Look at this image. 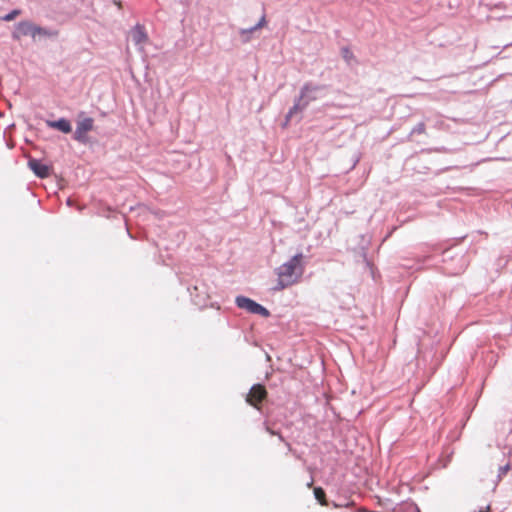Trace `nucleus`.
I'll return each mask as SVG.
<instances>
[{"instance_id":"f257e3e1","label":"nucleus","mask_w":512,"mask_h":512,"mask_svg":"<svg viewBox=\"0 0 512 512\" xmlns=\"http://www.w3.org/2000/svg\"><path fill=\"white\" fill-rule=\"evenodd\" d=\"M302 261L303 255L299 253L276 269L277 284L274 290L281 291L299 282L304 273Z\"/></svg>"},{"instance_id":"f03ea898","label":"nucleus","mask_w":512,"mask_h":512,"mask_svg":"<svg viewBox=\"0 0 512 512\" xmlns=\"http://www.w3.org/2000/svg\"><path fill=\"white\" fill-rule=\"evenodd\" d=\"M57 31H49L45 28L35 25L30 21H21L16 24L15 29L12 33V37L15 40H20L22 37L30 36L32 39L36 37H54L57 36Z\"/></svg>"},{"instance_id":"7ed1b4c3","label":"nucleus","mask_w":512,"mask_h":512,"mask_svg":"<svg viewBox=\"0 0 512 512\" xmlns=\"http://www.w3.org/2000/svg\"><path fill=\"white\" fill-rule=\"evenodd\" d=\"M236 304L239 308L245 309V310L249 311L250 313L259 314L264 317L269 316V311L265 307H263L262 305L254 302L253 300H251L247 297H243V296L237 297Z\"/></svg>"},{"instance_id":"20e7f679","label":"nucleus","mask_w":512,"mask_h":512,"mask_svg":"<svg viewBox=\"0 0 512 512\" xmlns=\"http://www.w3.org/2000/svg\"><path fill=\"white\" fill-rule=\"evenodd\" d=\"M267 390L265 386L261 384H255L251 387L249 393L246 396V402L251 406L259 409L260 404L266 399Z\"/></svg>"},{"instance_id":"39448f33","label":"nucleus","mask_w":512,"mask_h":512,"mask_svg":"<svg viewBox=\"0 0 512 512\" xmlns=\"http://www.w3.org/2000/svg\"><path fill=\"white\" fill-rule=\"evenodd\" d=\"M94 120L91 117H84L77 121L74 139L79 142L87 141V133L93 130Z\"/></svg>"},{"instance_id":"423d86ee","label":"nucleus","mask_w":512,"mask_h":512,"mask_svg":"<svg viewBox=\"0 0 512 512\" xmlns=\"http://www.w3.org/2000/svg\"><path fill=\"white\" fill-rule=\"evenodd\" d=\"M28 166L40 178H46L50 174V167L37 159H30Z\"/></svg>"},{"instance_id":"0eeeda50","label":"nucleus","mask_w":512,"mask_h":512,"mask_svg":"<svg viewBox=\"0 0 512 512\" xmlns=\"http://www.w3.org/2000/svg\"><path fill=\"white\" fill-rule=\"evenodd\" d=\"M130 36L133 43L137 46H142L148 41V35L145 32V29L141 25H136L131 31Z\"/></svg>"},{"instance_id":"6e6552de","label":"nucleus","mask_w":512,"mask_h":512,"mask_svg":"<svg viewBox=\"0 0 512 512\" xmlns=\"http://www.w3.org/2000/svg\"><path fill=\"white\" fill-rule=\"evenodd\" d=\"M46 124L48 127L57 129L63 133H70L72 130L70 122L65 118H61L56 121L48 120L46 121Z\"/></svg>"},{"instance_id":"1a4fd4ad","label":"nucleus","mask_w":512,"mask_h":512,"mask_svg":"<svg viewBox=\"0 0 512 512\" xmlns=\"http://www.w3.org/2000/svg\"><path fill=\"white\" fill-rule=\"evenodd\" d=\"M314 496L319 501V503L323 506L327 505L326 494L325 491L321 487L314 488Z\"/></svg>"},{"instance_id":"9d476101","label":"nucleus","mask_w":512,"mask_h":512,"mask_svg":"<svg viewBox=\"0 0 512 512\" xmlns=\"http://www.w3.org/2000/svg\"><path fill=\"white\" fill-rule=\"evenodd\" d=\"M254 31L255 30L253 28L240 30L242 42H248L250 40V34Z\"/></svg>"},{"instance_id":"9b49d317","label":"nucleus","mask_w":512,"mask_h":512,"mask_svg":"<svg viewBox=\"0 0 512 512\" xmlns=\"http://www.w3.org/2000/svg\"><path fill=\"white\" fill-rule=\"evenodd\" d=\"M342 56L348 63H350L352 60H354L353 52L347 47L342 48Z\"/></svg>"},{"instance_id":"f8f14e48","label":"nucleus","mask_w":512,"mask_h":512,"mask_svg":"<svg viewBox=\"0 0 512 512\" xmlns=\"http://www.w3.org/2000/svg\"><path fill=\"white\" fill-rule=\"evenodd\" d=\"M267 432H268L270 435H276V436H278V437H279V439H280L282 442H284V443H285V445H286V447H287L288 451H292L291 444H290L289 442H286V441H285V439L283 438V436H282L280 433H278V432H276V431H274V430L270 429L269 427H267Z\"/></svg>"},{"instance_id":"ddd939ff","label":"nucleus","mask_w":512,"mask_h":512,"mask_svg":"<svg viewBox=\"0 0 512 512\" xmlns=\"http://www.w3.org/2000/svg\"><path fill=\"white\" fill-rule=\"evenodd\" d=\"M19 13H20L19 10H13L10 13H8L7 15H5L3 17V20H5V21H12Z\"/></svg>"},{"instance_id":"4468645a","label":"nucleus","mask_w":512,"mask_h":512,"mask_svg":"<svg viewBox=\"0 0 512 512\" xmlns=\"http://www.w3.org/2000/svg\"><path fill=\"white\" fill-rule=\"evenodd\" d=\"M266 23H267L266 17H265V15H263L261 17V19L259 20V22L254 27H252V28L256 31L258 29H261V28L265 27Z\"/></svg>"},{"instance_id":"2eb2a0df","label":"nucleus","mask_w":512,"mask_h":512,"mask_svg":"<svg viewBox=\"0 0 512 512\" xmlns=\"http://www.w3.org/2000/svg\"><path fill=\"white\" fill-rule=\"evenodd\" d=\"M403 510L405 512H420L417 506H415L414 504H405L403 506Z\"/></svg>"},{"instance_id":"dca6fc26","label":"nucleus","mask_w":512,"mask_h":512,"mask_svg":"<svg viewBox=\"0 0 512 512\" xmlns=\"http://www.w3.org/2000/svg\"><path fill=\"white\" fill-rule=\"evenodd\" d=\"M474 512H490V504L478 506Z\"/></svg>"},{"instance_id":"f3484780","label":"nucleus","mask_w":512,"mask_h":512,"mask_svg":"<svg viewBox=\"0 0 512 512\" xmlns=\"http://www.w3.org/2000/svg\"><path fill=\"white\" fill-rule=\"evenodd\" d=\"M297 110V105H295L293 108L290 109V111L288 112L287 114V121H289V119L291 118V116L293 115V113Z\"/></svg>"}]
</instances>
